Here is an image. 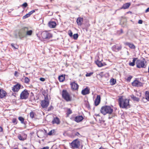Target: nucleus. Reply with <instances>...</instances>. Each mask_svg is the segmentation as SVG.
<instances>
[{"label":"nucleus","instance_id":"cd10ccee","mask_svg":"<svg viewBox=\"0 0 149 149\" xmlns=\"http://www.w3.org/2000/svg\"><path fill=\"white\" fill-rule=\"evenodd\" d=\"M11 45L13 48L15 49H17L18 48V46L16 44L12 43Z\"/></svg>","mask_w":149,"mask_h":149},{"label":"nucleus","instance_id":"ea45409f","mask_svg":"<svg viewBox=\"0 0 149 149\" xmlns=\"http://www.w3.org/2000/svg\"><path fill=\"white\" fill-rule=\"evenodd\" d=\"M29 17V15L27 13L25 15L23 16V19H25L26 18H27Z\"/></svg>","mask_w":149,"mask_h":149},{"label":"nucleus","instance_id":"de8ad7c7","mask_svg":"<svg viewBox=\"0 0 149 149\" xmlns=\"http://www.w3.org/2000/svg\"><path fill=\"white\" fill-rule=\"evenodd\" d=\"M137 59V58H133L132 62L135 64V62Z\"/></svg>","mask_w":149,"mask_h":149},{"label":"nucleus","instance_id":"6e6d98bb","mask_svg":"<svg viewBox=\"0 0 149 149\" xmlns=\"http://www.w3.org/2000/svg\"><path fill=\"white\" fill-rule=\"evenodd\" d=\"M16 119H13V123H15L16 122Z\"/></svg>","mask_w":149,"mask_h":149},{"label":"nucleus","instance_id":"c756f323","mask_svg":"<svg viewBox=\"0 0 149 149\" xmlns=\"http://www.w3.org/2000/svg\"><path fill=\"white\" fill-rule=\"evenodd\" d=\"M32 33V31L31 30L28 31V30L26 31V35L30 36L31 35Z\"/></svg>","mask_w":149,"mask_h":149},{"label":"nucleus","instance_id":"6e6552de","mask_svg":"<svg viewBox=\"0 0 149 149\" xmlns=\"http://www.w3.org/2000/svg\"><path fill=\"white\" fill-rule=\"evenodd\" d=\"M41 36L43 39L48 40L52 37V34L47 31H43L41 33Z\"/></svg>","mask_w":149,"mask_h":149},{"label":"nucleus","instance_id":"13d9d810","mask_svg":"<svg viewBox=\"0 0 149 149\" xmlns=\"http://www.w3.org/2000/svg\"><path fill=\"white\" fill-rule=\"evenodd\" d=\"M30 12L31 13V14H32L33 13L31 11H30Z\"/></svg>","mask_w":149,"mask_h":149},{"label":"nucleus","instance_id":"2eb2a0df","mask_svg":"<svg viewBox=\"0 0 149 149\" xmlns=\"http://www.w3.org/2000/svg\"><path fill=\"white\" fill-rule=\"evenodd\" d=\"M83 95H86L90 93V89L88 87H86L85 89L82 90L81 92Z\"/></svg>","mask_w":149,"mask_h":149},{"label":"nucleus","instance_id":"c9c22d12","mask_svg":"<svg viewBox=\"0 0 149 149\" xmlns=\"http://www.w3.org/2000/svg\"><path fill=\"white\" fill-rule=\"evenodd\" d=\"M72 113V111L70 109H68L67 114V115H69L71 114Z\"/></svg>","mask_w":149,"mask_h":149},{"label":"nucleus","instance_id":"b1692460","mask_svg":"<svg viewBox=\"0 0 149 149\" xmlns=\"http://www.w3.org/2000/svg\"><path fill=\"white\" fill-rule=\"evenodd\" d=\"M130 5V3H126L123 5L122 7L121 8L122 9H126L128 8Z\"/></svg>","mask_w":149,"mask_h":149},{"label":"nucleus","instance_id":"2f4dec72","mask_svg":"<svg viewBox=\"0 0 149 149\" xmlns=\"http://www.w3.org/2000/svg\"><path fill=\"white\" fill-rule=\"evenodd\" d=\"M18 139L21 141H24V139L22 137L20 134L18 135Z\"/></svg>","mask_w":149,"mask_h":149},{"label":"nucleus","instance_id":"58836bf2","mask_svg":"<svg viewBox=\"0 0 149 149\" xmlns=\"http://www.w3.org/2000/svg\"><path fill=\"white\" fill-rule=\"evenodd\" d=\"M53 109V107L52 106V105H51L50 106V107L48 108V109L47 110V111H51V110Z\"/></svg>","mask_w":149,"mask_h":149},{"label":"nucleus","instance_id":"603ef678","mask_svg":"<svg viewBox=\"0 0 149 149\" xmlns=\"http://www.w3.org/2000/svg\"><path fill=\"white\" fill-rule=\"evenodd\" d=\"M86 107L88 108H90V105L88 103V104H87Z\"/></svg>","mask_w":149,"mask_h":149},{"label":"nucleus","instance_id":"09e8293b","mask_svg":"<svg viewBox=\"0 0 149 149\" xmlns=\"http://www.w3.org/2000/svg\"><path fill=\"white\" fill-rule=\"evenodd\" d=\"M40 80L42 81H45V79L44 78H40Z\"/></svg>","mask_w":149,"mask_h":149},{"label":"nucleus","instance_id":"c85d7f7f","mask_svg":"<svg viewBox=\"0 0 149 149\" xmlns=\"http://www.w3.org/2000/svg\"><path fill=\"white\" fill-rule=\"evenodd\" d=\"M116 80L114 79L113 78L110 80V82L111 83V85H113L115 84L116 83Z\"/></svg>","mask_w":149,"mask_h":149},{"label":"nucleus","instance_id":"412c9836","mask_svg":"<svg viewBox=\"0 0 149 149\" xmlns=\"http://www.w3.org/2000/svg\"><path fill=\"white\" fill-rule=\"evenodd\" d=\"M52 123L53 124H59L60 123L59 118L57 117L54 118L52 121Z\"/></svg>","mask_w":149,"mask_h":149},{"label":"nucleus","instance_id":"0eeeda50","mask_svg":"<svg viewBox=\"0 0 149 149\" xmlns=\"http://www.w3.org/2000/svg\"><path fill=\"white\" fill-rule=\"evenodd\" d=\"M40 104L42 108H45L47 107L49 104V100L47 95L45 97L44 100H42Z\"/></svg>","mask_w":149,"mask_h":149},{"label":"nucleus","instance_id":"9b49d317","mask_svg":"<svg viewBox=\"0 0 149 149\" xmlns=\"http://www.w3.org/2000/svg\"><path fill=\"white\" fill-rule=\"evenodd\" d=\"M122 46L121 45H113L112 47V50L116 52H118L119 50L121 49Z\"/></svg>","mask_w":149,"mask_h":149},{"label":"nucleus","instance_id":"39448f33","mask_svg":"<svg viewBox=\"0 0 149 149\" xmlns=\"http://www.w3.org/2000/svg\"><path fill=\"white\" fill-rule=\"evenodd\" d=\"M70 146L72 148H78L80 146V142L77 139H76L70 143Z\"/></svg>","mask_w":149,"mask_h":149},{"label":"nucleus","instance_id":"4d7b16f0","mask_svg":"<svg viewBox=\"0 0 149 149\" xmlns=\"http://www.w3.org/2000/svg\"><path fill=\"white\" fill-rule=\"evenodd\" d=\"M31 11L32 12V13H33L35 12V10H32Z\"/></svg>","mask_w":149,"mask_h":149},{"label":"nucleus","instance_id":"f03ea898","mask_svg":"<svg viewBox=\"0 0 149 149\" xmlns=\"http://www.w3.org/2000/svg\"><path fill=\"white\" fill-rule=\"evenodd\" d=\"M113 111V109L110 106H108L102 107L100 110L101 113L104 115H105L107 113L111 114L109 117V119H110L113 116L111 114L112 113Z\"/></svg>","mask_w":149,"mask_h":149},{"label":"nucleus","instance_id":"4c0bfd02","mask_svg":"<svg viewBox=\"0 0 149 149\" xmlns=\"http://www.w3.org/2000/svg\"><path fill=\"white\" fill-rule=\"evenodd\" d=\"M27 3H26L25 2L22 5V6L24 8H26L27 7Z\"/></svg>","mask_w":149,"mask_h":149},{"label":"nucleus","instance_id":"3c124183","mask_svg":"<svg viewBox=\"0 0 149 149\" xmlns=\"http://www.w3.org/2000/svg\"><path fill=\"white\" fill-rule=\"evenodd\" d=\"M3 128H2L0 127V132H2L3 131Z\"/></svg>","mask_w":149,"mask_h":149},{"label":"nucleus","instance_id":"473e14b6","mask_svg":"<svg viewBox=\"0 0 149 149\" xmlns=\"http://www.w3.org/2000/svg\"><path fill=\"white\" fill-rule=\"evenodd\" d=\"M34 113L33 111H31L30 113V117L33 118L34 117Z\"/></svg>","mask_w":149,"mask_h":149},{"label":"nucleus","instance_id":"1a4fd4ad","mask_svg":"<svg viewBox=\"0 0 149 149\" xmlns=\"http://www.w3.org/2000/svg\"><path fill=\"white\" fill-rule=\"evenodd\" d=\"M96 60L95 61V63L98 67H100L104 65L105 63H103L102 58H100L99 56L96 58Z\"/></svg>","mask_w":149,"mask_h":149},{"label":"nucleus","instance_id":"f257e3e1","mask_svg":"<svg viewBox=\"0 0 149 149\" xmlns=\"http://www.w3.org/2000/svg\"><path fill=\"white\" fill-rule=\"evenodd\" d=\"M120 107L124 109H127L130 107L129 100L128 99H124L121 97L118 100Z\"/></svg>","mask_w":149,"mask_h":149},{"label":"nucleus","instance_id":"f704fd0d","mask_svg":"<svg viewBox=\"0 0 149 149\" xmlns=\"http://www.w3.org/2000/svg\"><path fill=\"white\" fill-rule=\"evenodd\" d=\"M78 36L77 33L74 34L73 35V38L74 40H76L78 38Z\"/></svg>","mask_w":149,"mask_h":149},{"label":"nucleus","instance_id":"20e7f679","mask_svg":"<svg viewBox=\"0 0 149 149\" xmlns=\"http://www.w3.org/2000/svg\"><path fill=\"white\" fill-rule=\"evenodd\" d=\"M62 96L63 98L67 102L71 101V97L70 94L66 90H63L62 92Z\"/></svg>","mask_w":149,"mask_h":149},{"label":"nucleus","instance_id":"4be33fe9","mask_svg":"<svg viewBox=\"0 0 149 149\" xmlns=\"http://www.w3.org/2000/svg\"><path fill=\"white\" fill-rule=\"evenodd\" d=\"M49 26L51 28H54L56 25V23L54 21H50L48 23Z\"/></svg>","mask_w":149,"mask_h":149},{"label":"nucleus","instance_id":"f8f14e48","mask_svg":"<svg viewBox=\"0 0 149 149\" xmlns=\"http://www.w3.org/2000/svg\"><path fill=\"white\" fill-rule=\"evenodd\" d=\"M132 85L133 86L140 87L142 86L143 84L138 80L136 79L132 83Z\"/></svg>","mask_w":149,"mask_h":149},{"label":"nucleus","instance_id":"aec40b11","mask_svg":"<svg viewBox=\"0 0 149 149\" xmlns=\"http://www.w3.org/2000/svg\"><path fill=\"white\" fill-rule=\"evenodd\" d=\"M6 92L3 89H0V97L1 98H3L6 96Z\"/></svg>","mask_w":149,"mask_h":149},{"label":"nucleus","instance_id":"4468645a","mask_svg":"<svg viewBox=\"0 0 149 149\" xmlns=\"http://www.w3.org/2000/svg\"><path fill=\"white\" fill-rule=\"evenodd\" d=\"M20 87L21 85L20 84H17L13 86L12 90L14 92H18L20 89Z\"/></svg>","mask_w":149,"mask_h":149},{"label":"nucleus","instance_id":"bb28decb","mask_svg":"<svg viewBox=\"0 0 149 149\" xmlns=\"http://www.w3.org/2000/svg\"><path fill=\"white\" fill-rule=\"evenodd\" d=\"M19 120L21 121V123L22 124H25V123L24 122V119L22 117L20 116L18 117Z\"/></svg>","mask_w":149,"mask_h":149},{"label":"nucleus","instance_id":"a19ab883","mask_svg":"<svg viewBox=\"0 0 149 149\" xmlns=\"http://www.w3.org/2000/svg\"><path fill=\"white\" fill-rule=\"evenodd\" d=\"M74 135L75 136H77L79 137H80L81 136L79 134V133L78 132H76L74 134Z\"/></svg>","mask_w":149,"mask_h":149},{"label":"nucleus","instance_id":"423d86ee","mask_svg":"<svg viewBox=\"0 0 149 149\" xmlns=\"http://www.w3.org/2000/svg\"><path fill=\"white\" fill-rule=\"evenodd\" d=\"M28 30V28L27 27H24L19 30L18 35L20 39H22L25 36L26 33Z\"/></svg>","mask_w":149,"mask_h":149},{"label":"nucleus","instance_id":"c03bdc74","mask_svg":"<svg viewBox=\"0 0 149 149\" xmlns=\"http://www.w3.org/2000/svg\"><path fill=\"white\" fill-rule=\"evenodd\" d=\"M72 32L71 31H70V32H69V35L70 37H72Z\"/></svg>","mask_w":149,"mask_h":149},{"label":"nucleus","instance_id":"37998d69","mask_svg":"<svg viewBox=\"0 0 149 149\" xmlns=\"http://www.w3.org/2000/svg\"><path fill=\"white\" fill-rule=\"evenodd\" d=\"M132 76H129L127 78V80L128 81H130L131 79H132Z\"/></svg>","mask_w":149,"mask_h":149},{"label":"nucleus","instance_id":"7ed1b4c3","mask_svg":"<svg viewBox=\"0 0 149 149\" xmlns=\"http://www.w3.org/2000/svg\"><path fill=\"white\" fill-rule=\"evenodd\" d=\"M146 61L144 58H143L142 60H137L136 63L137 67L139 68H145L146 67Z\"/></svg>","mask_w":149,"mask_h":149},{"label":"nucleus","instance_id":"dca6fc26","mask_svg":"<svg viewBox=\"0 0 149 149\" xmlns=\"http://www.w3.org/2000/svg\"><path fill=\"white\" fill-rule=\"evenodd\" d=\"M84 118L82 116H78L75 117L74 120L77 123H79Z\"/></svg>","mask_w":149,"mask_h":149},{"label":"nucleus","instance_id":"a878e982","mask_svg":"<svg viewBox=\"0 0 149 149\" xmlns=\"http://www.w3.org/2000/svg\"><path fill=\"white\" fill-rule=\"evenodd\" d=\"M131 98L134 101H138L139 100V98L134 96V95H132L131 96Z\"/></svg>","mask_w":149,"mask_h":149},{"label":"nucleus","instance_id":"9d476101","mask_svg":"<svg viewBox=\"0 0 149 149\" xmlns=\"http://www.w3.org/2000/svg\"><path fill=\"white\" fill-rule=\"evenodd\" d=\"M29 93L27 90H24L21 93L20 97L21 99H26L28 97Z\"/></svg>","mask_w":149,"mask_h":149},{"label":"nucleus","instance_id":"7c9ffc66","mask_svg":"<svg viewBox=\"0 0 149 149\" xmlns=\"http://www.w3.org/2000/svg\"><path fill=\"white\" fill-rule=\"evenodd\" d=\"M54 130H51L48 133V135H52L54 133Z\"/></svg>","mask_w":149,"mask_h":149},{"label":"nucleus","instance_id":"5fc2aeb1","mask_svg":"<svg viewBox=\"0 0 149 149\" xmlns=\"http://www.w3.org/2000/svg\"><path fill=\"white\" fill-rule=\"evenodd\" d=\"M28 14L29 16H30L32 14L30 12H29Z\"/></svg>","mask_w":149,"mask_h":149},{"label":"nucleus","instance_id":"bf43d9fd","mask_svg":"<svg viewBox=\"0 0 149 149\" xmlns=\"http://www.w3.org/2000/svg\"><path fill=\"white\" fill-rule=\"evenodd\" d=\"M99 149H102L101 148H100Z\"/></svg>","mask_w":149,"mask_h":149},{"label":"nucleus","instance_id":"f3484780","mask_svg":"<svg viewBox=\"0 0 149 149\" xmlns=\"http://www.w3.org/2000/svg\"><path fill=\"white\" fill-rule=\"evenodd\" d=\"M100 102V95H97V97L95 101V105L96 106H97Z\"/></svg>","mask_w":149,"mask_h":149},{"label":"nucleus","instance_id":"8fccbe9b","mask_svg":"<svg viewBox=\"0 0 149 149\" xmlns=\"http://www.w3.org/2000/svg\"><path fill=\"white\" fill-rule=\"evenodd\" d=\"M149 11V7L148 8H147L146 10L145 11V12H146V13H147Z\"/></svg>","mask_w":149,"mask_h":149},{"label":"nucleus","instance_id":"a18cd8bd","mask_svg":"<svg viewBox=\"0 0 149 149\" xmlns=\"http://www.w3.org/2000/svg\"><path fill=\"white\" fill-rule=\"evenodd\" d=\"M129 65H130L131 66H134L135 65V64L133 63L132 62H130L129 63Z\"/></svg>","mask_w":149,"mask_h":149},{"label":"nucleus","instance_id":"72a5a7b5","mask_svg":"<svg viewBox=\"0 0 149 149\" xmlns=\"http://www.w3.org/2000/svg\"><path fill=\"white\" fill-rule=\"evenodd\" d=\"M29 81V79L27 77H25L24 79V82L25 83H28Z\"/></svg>","mask_w":149,"mask_h":149},{"label":"nucleus","instance_id":"ddd939ff","mask_svg":"<svg viewBox=\"0 0 149 149\" xmlns=\"http://www.w3.org/2000/svg\"><path fill=\"white\" fill-rule=\"evenodd\" d=\"M71 88L73 90H77L78 89L79 86L75 82H72L70 83Z\"/></svg>","mask_w":149,"mask_h":149},{"label":"nucleus","instance_id":"393cba45","mask_svg":"<svg viewBox=\"0 0 149 149\" xmlns=\"http://www.w3.org/2000/svg\"><path fill=\"white\" fill-rule=\"evenodd\" d=\"M65 79V77L63 75L60 76L58 77V79L60 82L63 81Z\"/></svg>","mask_w":149,"mask_h":149},{"label":"nucleus","instance_id":"5701e85b","mask_svg":"<svg viewBox=\"0 0 149 149\" xmlns=\"http://www.w3.org/2000/svg\"><path fill=\"white\" fill-rule=\"evenodd\" d=\"M145 99L143 98V101H144V100H146L147 101H149V91H146L145 92Z\"/></svg>","mask_w":149,"mask_h":149},{"label":"nucleus","instance_id":"e433bc0d","mask_svg":"<svg viewBox=\"0 0 149 149\" xmlns=\"http://www.w3.org/2000/svg\"><path fill=\"white\" fill-rule=\"evenodd\" d=\"M93 72H91L88 73H87L86 74V76L87 77L91 76L93 74Z\"/></svg>","mask_w":149,"mask_h":149},{"label":"nucleus","instance_id":"052dcab7","mask_svg":"<svg viewBox=\"0 0 149 149\" xmlns=\"http://www.w3.org/2000/svg\"><path fill=\"white\" fill-rule=\"evenodd\" d=\"M26 75H27L28 74V73H26Z\"/></svg>","mask_w":149,"mask_h":149},{"label":"nucleus","instance_id":"6ab92c4d","mask_svg":"<svg viewBox=\"0 0 149 149\" xmlns=\"http://www.w3.org/2000/svg\"><path fill=\"white\" fill-rule=\"evenodd\" d=\"M83 22V18L79 17L77 19V22L78 26H81Z\"/></svg>","mask_w":149,"mask_h":149},{"label":"nucleus","instance_id":"864d4df0","mask_svg":"<svg viewBox=\"0 0 149 149\" xmlns=\"http://www.w3.org/2000/svg\"><path fill=\"white\" fill-rule=\"evenodd\" d=\"M17 73V71H15V74H14L15 75V76H16Z\"/></svg>","mask_w":149,"mask_h":149},{"label":"nucleus","instance_id":"49530a36","mask_svg":"<svg viewBox=\"0 0 149 149\" xmlns=\"http://www.w3.org/2000/svg\"><path fill=\"white\" fill-rule=\"evenodd\" d=\"M138 23L139 24H142L143 23V21L141 20H139L138 21Z\"/></svg>","mask_w":149,"mask_h":149},{"label":"nucleus","instance_id":"79ce46f5","mask_svg":"<svg viewBox=\"0 0 149 149\" xmlns=\"http://www.w3.org/2000/svg\"><path fill=\"white\" fill-rule=\"evenodd\" d=\"M98 75L100 76L101 77H103L104 76V74H103V72H100L98 74Z\"/></svg>","mask_w":149,"mask_h":149},{"label":"nucleus","instance_id":"a211bd4d","mask_svg":"<svg viewBox=\"0 0 149 149\" xmlns=\"http://www.w3.org/2000/svg\"><path fill=\"white\" fill-rule=\"evenodd\" d=\"M124 44L126 45H127L131 49H135L136 48L135 46L133 44L129 42H125L124 43Z\"/></svg>","mask_w":149,"mask_h":149}]
</instances>
